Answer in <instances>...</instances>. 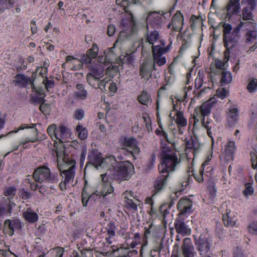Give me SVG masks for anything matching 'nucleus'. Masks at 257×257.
Returning <instances> with one entry per match:
<instances>
[{
	"label": "nucleus",
	"mask_w": 257,
	"mask_h": 257,
	"mask_svg": "<svg viewBox=\"0 0 257 257\" xmlns=\"http://www.w3.org/2000/svg\"><path fill=\"white\" fill-rule=\"evenodd\" d=\"M113 48H109L105 57L99 56L96 62H93V65L90 68V72L86 76L88 84L94 88H100L102 91H106L105 86L110 80V78L106 77L101 79L104 76V70L108 77H113L117 72V66L112 64V61L114 55L112 52Z\"/></svg>",
	"instance_id": "1"
},
{
	"label": "nucleus",
	"mask_w": 257,
	"mask_h": 257,
	"mask_svg": "<svg viewBox=\"0 0 257 257\" xmlns=\"http://www.w3.org/2000/svg\"><path fill=\"white\" fill-rule=\"evenodd\" d=\"M162 46L157 45L153 48V59L151 58L143 60L140 65L139 74L141 78L145 80H148L152 76L153 70H156V64L161 66L166 63V58L163 55L169 50V47L163 49L164 44Z\"/></svg>",
	"instance_id": "2"
},
{
	"label": "nucleus",
	"mask_w": 257,
	"mask_h": 257,
	"mask_svg": "<svg viewBox=\"0 0 257 257\" xmlns=\"http://www.w3.org/2000/svg\"><path fill=\"white\" fill-rule=\"evenodd\" d=\"M160 158L161 163L159 166V170L160 173L162 174H168L174 171L176 167L180 163V159L178 158L176 152L163 143L161 144Z\"/></svg>",
	"instance_id": "3"
},
{
	"label": "nucleus",
	"mask_w": 257,
	"mask_h": 257,
	"mask_svg": "<svg viewBox=\"0 0 257 257\" xmlns=\"http://www.w3.org/2000/svg\"><path fill=\"white\" fill-rule=\"evenodd\" d=\"M101 182L96 187L95 191L90 195V199L96 201L101 199L106 204H112L114 201V188L110 182L108 181L106 174H101Z\"/></svg>",
	"instance_id": "4"
},
{
	"label": "nucleus",
	"mask_w": 257,
	"mask_h": 257,
	"mask_svg": "<svg viewBox=\"0 0 257 257\" xmlns=\"http://www.w3.org/2000/svg\"><path fill=\"white\" fill-rule=\"evenodd\" d=\"M232 27L231 25L228 23H224L223 25V40L224 45L226 48V51L225 52L224 56L227 58L226 61L228 60V54L229 49L234 47L236 44L239 36L238 33V30L235 27L234 29L232 31Z\"/></svg>",
	"instance_id": "5"
},
{
	"label": "nucleus",
	"mask_w": 257,
	"mask_h": 257,
	"mask_svg": "<svg viewBox=\"0 0 257 257\" xmlns=\"http://www.w3.org/2000/svg\"><path fill=\"white\" fill-rule=\"evenodd\" d=\"M137 0H122L120 6L123 8L124 11L127 13V18L126 19H123L120 24L121 30L120 32L119 36L117 41L114 44V46L115 47L116 44L119 41H122L121 38L124 35H127L129 32L126 31L130 29L132 32L133 25H134L133 16L131 12L128 11V7L131 4H136Z\"/></svg>",
	"instance_id": "6"
},
{
	"label": "nucleus",
	"mask_w": 257,
	"mask_h": 257,
	"mask_svg": "<svg viewBox=\"0 0 257 257\" xmlns=\"http://www.w3.org/2000/svg\"><path fill=\"white\" fill-rule=\"evenodd\" d=\"M110 165L115 167L114 176L119 180L129 179L134 172L133 165L128 161L117 163L115 161V162H111Z\"/></svg>",
	"instance_id": "7"
},
{
	"label": "nucleus",
	"mask_w": 257,
	"mask_h": 257,
	"mask_svg": "<svg viewBox=\"0 0 257 257\" xmlns=\"http://www.w3.org/2000/svg\"><path fill=\"white\" fill-rule=\"evenodd\" d=\"M57 158V166L60 172L62 173V176L64 178L65 182L70 183L73 181L74 176V165L68 167V164L64 160L63 152H59L56 151Z\"/></svg>",
	"instance_id": "8"
},
{
	"label": "nucleus",
	"mask_w": 257,
	"mask_h": 257,
	"mask_svg": "<svg viewBox=\"0 0 257 257\" xmlns=\"http://www.w3.org/2000/svg\"><path fill=\"white\" fill-rule=\"evenodd\" d=\"M34 180L38 183H55L58 181L57 176L51 173L50 169L46 166L38 167L33 173Z\"/></svg>",
	"instance_id": "9"
},
{
	"label": "nucleus",
	"mask_w": 257,
	"mask_h": 257,
	"mask_svg": "<svg viewBox=\"0 0 257 257\" xmlns=\"http://www.w3.org/2000/svg\"><path fill=\"white\" fill-rule=\"evenodd\" d=\"M119 142L121 148L126 149L127 152L136 159L140 153L137 140L132 137H123L120 139Z\"/></svg>",
	"instance_id": "10"
},
{
	"label": "nucleus",
	"mask_w": 257,
	"mask_h": 257,
	"mask_svg": "<svg viewBox=\"0 0 257 257\" xmlns=\"http://www.w3.org/2000/svg\"><path fill=\"white\" fill-rule=\"evenodd\" d=\"M88 158L90 162L98 169L99 167H105L111 162H115L114 158L111 156L105 159L102 158V156L97 150H93L89 154Z\"/></svg>",
	"instance_id": "11"
},
{
	"label": "nucleus",
	"mask_w": 257,
	"mask_h": 257,
	"mask_svg": "<svg viewBox=\"0 0 257 257\" xmlns=\"http://www.w3.org/2000/svg\"><path fill=\"white\" fill-rule=\"evenodd\" d=\"M170 12H167L164 14V15H167L170 17ZM165 16H163L161 14L154 12L148 14L146 18V24L147 30L157 29L161 28L163 25V19Z\"/></svg>",
	"instance_id": "12"
},
{
	"label": "nucleus",
	"mask_w": 257,
	"mask_h": 257,
	"mask_svg": "<svg viewBox=\"0 0 257 257\" xmlns=\"http://www.w3.org/2000/svg\"><path fill=\"white\" fill-rule=\"evenodd\" d=\"M215 103V98H211L203 103L199 107H196L194 112V120L195 125L197 122L201 119H205L204 116H207L211 112V109Z\"/></svg>",
	"instance_id": "13"
},
{
	"label": "nucleus",
	"mask_w": 257,
	"mask_h": 257,
	"mask_svg": "<svg viewBox=\"0 0 257 257\" xmlns=\"http://www.w3.org/2000/svg\"><path fill=\"white\" fill-rule=\"evenodd\" d=\"M146 42L148 43L150 45H152L151 48L153 49V47L157 45L162 46L163 45V49H166L168 47L169 50L172 46V43H170L167 47H165V43L164 41L160 40V35L157 31L149 29L148 30L147 34L146 35Z\"/></svg>",
	"instance_id": "14"
},
{
	"label": "nucleus",
	"mask_w": 257,
	"mask_h": 257,
	"mask_svg": "<svg viewBox=\"0 0 257 257\" xmlns=\"http://www.w3.org/2000/svg\"><path fill=\"white\" fill-rule=\"evenodd\" d=\"M243 4L247 5L242 10V18L244 21L253 20V15L251 12L256 6V0H242Z\"/></svg>",
	"instance_id": "15"
},
{
	"label": "nucleus",
	"mask_w": 257,
	"mask_h": 257,
	"mask_svg": "<svg viewBox=\"0 0 257 257\" xmlns=\"http://www.w3.org/2000/svg\"><path fill=\"white\" fill-rule=\"evenodd\" d=\"M240 0H229L224 8L226 11L225 18L229 20L234 15H237L240 10Z\"/></svg>",
	"instance_id": "16"
},
{
	"label": "nucleus",
	"mask_w": 257,
	"mask_h": 257,
	"mask_svg": "<svg viewBox=\"0 0 257 257\" xmlns=\"http://www.w3.org/2000/svg\"><path fill=\"white\" fill-rule=\"evenodd\" d=\"M183 16L180 11H178L173 17L172 23L169 24L167 27L168 29H170L171 28V26H172V29L174 31L179 32L181 31L183 28Z\"/></svg>",
	"instance_id": "17"
},
{
	"label": "nucleus",
	"mask_w": 257,
	"mask_h": 257,
	"mask_svg": "<svg viewBox=\"0 0 257 257\" xmlns=\"http://www.w3.org/2000/svg\"><path fill=\"white\" fill-rule=\"evenodd\" d=\"M56 132V137L54 141H58L62 143L69 141L71 136V132L69 129L63 125H60L57 127Z\"/></svg>",
	"instance_id": "18"
},
{
	"label": "nucleus",
	"mask_w": 257,
	"mask_h": 257,
	"mask_svg": "<svg viewBox=\"0 0 257 257\" xmlns=\"http://www.w3.org/2000/svg\"><path fill=\"white\" fill-rule=\"evenodd\" d=\"M178 209L181 215H188L192 211V202L188 199H181L178 203Z\"/></svg>",
	"instance_id": "19"
},
{
	"label": "nucleus",
	"mask_w": 257,
	"mask_h": 257,
	"mask_svg": "<svg viewBox=\"0 0 257 257\" xmlns=\"http://www.w3.org/2000/svg\"><path fill=\"white\" fill-rule=\"evenodd\" d=\"M174 110L171 111L169 117L174 120L179 127L186 126L187 121L184 116L183 113L182 111L175 110V106H174Z\"/></svg>",
	"instance_id": "20"
},
{
	"label": "nucleus",
	"mask_w": 257,
	"mask_h": 257,
	"mask_svg": "<svg viewBox=\"0 0 257 257\" xmlns=\"http://www.w3.org/2000/svg\"><path fill=\"white\" fill-rule=\"evenodd\" d=\"M236 149V148L234 142L229 141L225 145L222 153L223 157L225 161L229 162L233 160Z\"/></svg>",
	"instance_id": "21"
},
{
	"label": "nucleus",
	"mask_w": 257,
	"mask_h": 257,
	"mask_svg": "<svg viewBox=\"0 0 257 257\" xmlns=\"http://www.w3.org/2000/svg\"><path fill=\"white\" fill-rule=\"evenodd\" d=\"M13 83L21 87H25L29 85H31L32 88L34 87L32 79L29 77L21 74H17L15 76Z\"/></svg>",
	"instance_id": "22"
},
{
	"label": "nucleus",
	"mask_w": 257,
	"mask_h": 257,
	"mask_svg": "<svg viewBox=\"0 0 257 257\" xmlns=\"http://www.w3.org/2000/svg\"><path fill=\"white\" fill-rule=\"evenodd\" d=\"M21 227V222L20 220L18 219H14L13 220L8 219L5 221L4 223L5 229L8 230V234L10 236H12L14 234L15 231L20 229Z\"/></svg>",
	"instance_id": "23"
},
{
	"label": "nucleus",
	"mask_w": 257,
	"mask_h": 257,
	"mask_svg": "<svg viewBox=\"0 0 257 257\" xmlns=\"http://www.w3.org/2000/svg\"><path fill=\"white\" fill-rule=\"evenodd\" d=\"M181 249L184 257H194V248L190 238L184 239Z\"/></svg>",
	"instance_id": "24"
},
{
	"label": "nucleus",
	"mask_w": 257,
	"mask_h": 257,
	"mask_svg": "<svg viewBox=\"0 0 257 257\" xmlns=\"http://www.w3.org/2000/svg\"><path fill=\"white\" fill-rule=\"evenodd\" d=\"M176 231L183 235H189L191 229L186 223L180 219H176L175 223Z\"/></svg>",
	"instance_id": "25"
},
{
	"label": "nucleus",
	"mask_w": 257,
	"mask_h": 257,
	"mask_svg": "<svg viewBox=\"0 0 257 257\" xmlns=\"http://www.w3.org/2000/svg\"><path fill=\"white\" fill-rule=\"evenodd\" d=\"M246 42L248 44H253L254 45L250 48V51H254L257 48L256 45V31L250 30L247 32L245 36Z\"/></svg>",
	"instance_id": "26"
},
{
	"label": "nucleus",
	"mask_w": 257,
	"mask_h": 257,
	"mask_svg": "<svg viewBox=\"0 0 257 257\" xmlns=\"http://www.w3.org/2000/svg\"><path fill=\"white\" fill-rule=\"evenodd\" d=\"M234 214L229 210H226L225 213L223 214V221L225 226L233 227L235 225Z\"/></svg>",
	"instance_id": "27"
},
{
	"label": "nucleus",
	"mask_w": 257,
	"mask_h": 257,
	"mask_svg": "<svg viewBox=\"0 0 257 257\" xmlns=\"http://www.w3.org/2000/svg\"><path fill=\"white\" fill-rule=\"evenodd\" d=\"M140 235L138 233H136L134 234L133 240L131 242H130L127 239H126L125 243L121 244L120 245L119 248L124 249H129L130 248H134L137 244L140 242Z\"/></svg>",
	"instance_id": "28"
},
{
	"label": "nucleus",
	"mask_w": 257,
	"mask_h": 257,
	"mask_svg": "<svg viewBox=\"0 0 257 257\" xmlns=\"http://www.w3.org/2000/svg\"><path fill=\"white\" fill-rule=\"evenodd\" d=\"M23 217L26 220L31 223L36 222L38 219L37 213L33 211L30 208H28L27 210L23 213Z\"/></svg>",
	"instance_id": "29"
},
{
	"label": "nucleus",
	"mask_w": 257,
	"mask_h": 257,
	"mask_svg": "<svg viewBox=\"0 0 257 257\" xmlns=\"http://www.w3.org/2000/svg\"><path fill=\"white\" fill-rule=\"evenodd\" d=\"M92 60L90 58L88 57V56L86 55H83L81 58V61H79L77 60L76 59L74 58L73 57L71 56H68L66 58V61L67 62H69L70 61H73V62H75V61H77L78 62V66L77 67V68H81L82 66V63L84 64H90L92 62Z\"/></svg>",
	"instance_id": "30"
},
{
	"label": "nucleus",
	"mask_w": 257,
	"mask_h": 257,
	"mask_svg": "<svg viewBox=\"0 0 257 257\" xmlns=\"http://www.w3.org/2000/svg\"><path fill=\"white\" fill-rule=\"evenodd\" d=\"M238 117V109L234 106H231L228 109V120L229 122L233 124L237 120Z\"/></svg>",
	"instance_id": "31"
},
{
	"label": "nucleus",
	"mask_w": 257,
	"mask_h": 257,
	"mask_svg": "<svg viewBox=\"0 0 257 257\" xmlns=\"http://www.w3.org/2000/svg\"><path fill=\"white\" fill-rule=\"evenodd\" d=\"M75 95L76 98L81 100H84L87 98V91L84 89L82 84H77Z\"/></svg>",
	"instance_id": "32"
},
{
	"label": "nucleus",
	"mask_w": 257,
	"mask_h": 257,
	"mask_svg": "<svg viewBox=\"0 0 257 257\" xmlns=\"http://www.w3.org/2000/svg\"><path fill=\"white\" fill-rule=\"evenodd\" d=\"M236 27L239 31L241 29H243L244 30L249 32L250 30H256V24L254 22H241Z\"/></svg>",
	"instance_id": "33"
},
{
	"label": "nucleus",
	"mask_w": 257,
	"mask_h": 257,
	"mask_svg": "<svg viewBox=\"0 0 257 257\" xmlns=\"http://www.w3.org/2000/svg\"><path fill=\"white\" fill-rule=\"evenodd\" d=\"M75 131L78 137L81 140H84L87 137L88 132L87 129L80 123L76 126Z\"/></svg>",
	"instance_id": "34"
},
{
	"label": "nucleus",
	"mask_w": 257,
	"mask_h": 257,
	"mask_svg": "<svg viewBox=\"0 0 257 257\" xmlns=\"http://www.w3.org/2000/svg\"><path fill=\"white\" fill-rule=\"evenodd\" d=\"M32 136L27 137L25 140L22 141L20 143V145L23 146V147L26 148L25 145L28 142L35 143L38 141V132L36 128H34L31 131Z\"/></svg>",
	"instance_id": "35"
},
{
	"label": "nucleus",
	"mask_w": 257,
	"mask_h": 257,
	"mask_svg": "<svg viewBox=\"0 0 257 257\" xmlns=\"http://www.w3.org/2000/svg\"><path fill=\"white\" fill-rule=\"evenodd\" d=\"M168 174L166 175H161L154 184V187L156 192L160 191L164 187Z\"/></svg>",
	"instance_id": "36"
},
{
	"label": "nucleus",
	"mask_w": 257,
	"mask_h": 257,
	"mask_svg": "<svg viewBox=\"0 0 257 257\" xmlns=\"http://www.w3.org/2000/svg\"><path fill=\"white\" fill-rule=\"evenodd\" d=\"M232 79V75L229 71L223 70L221 72L220 81L222 85L230 83Z\"/></svg>",
	"instance_id": "37"
},
{
	"label": "nucleus",
	"mask_w": 257,
	"mask_h": 257,
	"mask_svg": "<svg viewBox=\"0 0 257 257\" xmlns=\"http://www.w3.org/2000/svg\"><path fill=\"white\" fill-rule=\"evenodd\" d=\"M200 147V144L198 142L192 141L187 143L186 152L191 150L193 155H195V153L199 151Z\"/></svg>",
	"instance_id": "38"
},
{
	"label": "nucleus",
	"mask_w": 257,
	"mask_h": 257,
	"mask_svg": "<svg viewBox=\"0 0 257 257\" xmlns=\"http://www.w3.org/2000/svg\"><path fill=\"white\" fill-rule=\"evenodd\" d=\"M158 121H159L158 118ZM158 123H159V127L160 129H157L156 131V134L158 136H159L161 137H162L164 139H165L168 143H170L171 144H172L173 145L174 144L173 142L168 138V136L167 133L166 132H165L163 129L162 125L160 123L159 121H158Z\"/></svg>",
	"instance_id": "39"
},
{
	"label": "nucleus",
	"mask_w": 257,
	"mask_h": 257,
	"mask_svg": "<svg viewBox=\"0 0 257 257\" xmlns=\"http://www.w3.org/2000/svg\"><path fill=\"white\" fill-rule=\"evenodd\" d=\"M122 56H120L118 59L116 60L115 63L118 64V65H121L124 63H130L134 60L132 54H127L125 56H123V58H121Z\"/></svg>",
	"instance_id": "40"
},
{
	"label": "nucleus",
	"mask_w": 257,
	"mask_h": 257,
	"mask_svg": "<svg viewBox=\"0 0 257 257\" xmlns=\"http://www.w3.org/2000/svg\"><path fill=\"white\" fill-rule=\"evenodd\" d=\"M138 100L143 105H148L150 101V96L146 91H143L138 96Z\"/></svg>",
	"instance_id": "41"
},
{
	"label": "nucleus",
	"mask_w": 257,
	"mask_h": 257,
	"mask_svg": "<svg viewBox=\"0 0 257 257\" xmlns=\"http://www.w3.org/2000/svg\"><path fill=\"white\" fill-rule=\"evenodd\" d=\"M247 89L250 92H254L257 90V78H252L249 80Z\"/></svg>",
	"instance_id": "42"
},
{
	"label": "nucleus",
	"mask_w": 257,
	"mask_h": 257,
	"mask_svg": "<svg viewBox=\"0 0 257 257\" xmlns=\"http://www.w3.org/2000/svg\"><path fill=\"white\" fill-rule=\"evenodd\" d=\"M202 125L206 128L207 133L208 136L212 140V145H213L214 144V139H213V135L214 134L213 133V131H212V126L209 125L210 122H207L206 124L204 121V118L202 120Z\"/></svg>",
	"instance_id": "43"
},
{
	"label": "nucleus",
	"mask_w": 257,
	"mask_h": 257,
	"mask_svg": "<svg viewBox=\"0 0 257 257\" xmlns=\"http://www.w3.org/2000/svg\"><path fill=\"white\" fill-rule=\"evenodd\" d=\"M98 48L96 44H93L92 47L88 50L86 55L91 59L95 58L98 54Z\"/></svg>",
	"instance_id": "44"
},
{
	"label": "nucleus",
	"mask_w": 257,
	"mask_h": 257,
	"mask_svg": "<svg viewBox=\"0 0 257 257\" xmlns=\"http://www.w3.org/2000/svg\"><path fill=\"white\" fill-rule=\"evenodd\" d=\"M216 191L217 190L215 184L213 183H210L207 188V192L209 194V198L211 201L215 198L216 195Z\"/></svg>",
	"instance_id": "45"
},
{
	"label": "nucleus",
	"mask_w": 257,
	"mask_h": 257,
	"mask_svg": "<svg viewBox=\"0 0 257 257\" xmlns=\"http://www.w3.org/2000/svg\"><path fill=\"white\" fill-rule=\"evenodd\" d=\"M125 202L128 208L136 211L137 210V207L139 205L140 201L136 198L135 201L133 199H131Z\"/></svg>",
	"instance_id": "46"
},
{
	"label": "nucleus",
	"mask_w": 257,
	"mask_h": 257,
	"mask_svg": "<svg viewBox=\"0 0 257 257\" xmlns=\"http://www.w3.org/2000/svg\"><path fill=\"white\" fill-rule=\"evenodd\" d=\"M116 227L113 222H110L106 227L107 233L110 237H113L115 235V230Z\"/></svg>",
	"instance_id": "47"
},
{
	"label": "nucleus",
	"mask_w": 257,
	"mask_h": 257,
	"mask_svg": "<svg viewBox=\"0 0 257 257\" xmlns=\"http://www.w3.org/2000/svg\"><path fill=\"white\" fill-rule=\"evenodd\" d=\"M56 132H57V127L56 124H53L49 126L47 128V132L50 137L54 140L56 139Z\"/></svg>",
	"instance_id": "48"
},
{
	"label": "nucleus",
	"mask_w": 257,
	"mask_h": 257,
	"mask_svg": "<svg viewBox=\"0 0 257 257\" xmlns=\"http://www.w3.org/2000/svg\"><path fill=\"white\" fill-rule=\"evenodd\" d=\"M254 192L253 188L250 183H246L245 185V189L243 191V194L245 197H248L251 195Z\"/></svg>",
	"instance_id": "49"
},
{
	"label": "nucleus",
	"mask_w": 257,
	"mask_h": 257,
	"mask_svg": "<svg viewBox=\"0 0 257 257\" xmlns=\"http://www.w3.org/2000/svg\"><path fill=\"white\" fill-rule=\"evenodd\" d=\"M84 116V112L83 109L78 108L75 110L73 114V117L76 120H81Z\"/></svg>",
	"instance_id": "50"
},
{
	"label": "nucleus",
	"mask_w": 257,
	"mask_h": 257,
	"mask_svg": "<svg viewBox=\"0 0 257 257\" xmlns=\"http://www.w3.org/2000/svg\"><path fill=\"white\" fill-rule=\"evenodd\" d=\"M228 93L229 92L227 90L225 89L224 88H220L218 89L216 92V95L218 97H219L223 99L226 97H227Z\"/></svg>",
	"instance_id": "51"
},
{
	"label": "nucleus",
	"mask_w": 257,
	"mask_h": 257,
	"mask_svg": "<svg viewBox=\"0 0 257 257\" xmlns=\"http://www.w3.org/2000/svg\"><path fill=\"white\" fill-rule=\"evenodd\" d=\"M248 231L254 235H257V221L251 222L248 227Z\"/></svg>",
	"instance_id": "52"
},
{
	"label": "nucleus",
	"mask_w": 257,
	"mask_h": 257,
	"mask_svg": "<svg viewBox=\"0 0 257 257\" xmlns=\"http://www.w3.org/2000/svg\"><path fill=\"white\" fill-rule=\"evenodd\" d=\"M32 125L31 126H29L28 124H22L21 125L19 128L17 130H14V131H11V132H10L7 135H10L13 133H18L20 130H23L25 128H34L35 127V124H31Z\"/></svg>",
	"instance_id": "53"
},
{
	"label": "nucleus",
	"mask_w": 257,
	"mask_h": 257,
	"mask_svg": "<svg viewBox=\"0 0 257 257\" xmlns=\"http://www.w3.org/2000/svg\"><path fill=\"white\" fill-rule=\"evenodd\" d=\"M124 201H128L131 199H136V195L132 191H125L123 193Z\"/></svg>",
	"instance_id": "54"
},
{
	"label": "nucleus",
	"mask_w": 257,
	"mask_h": 257,
	"mask_svg": "<svg viewBox=\"0 0 257 257\" xmlns=\"http://www.w3.org/2000/svg\"><path fill=\"white\" fill-rule=\"evenodd\" d=\"M186 78H187V83H186L185 88L184 89L185 97H187L188 92H189V90H191L192 89V87L190 86H189V85L187 86L189 84V81L191 78V73H187Z\"/></svg>",
	"instance_id": "55"
},
{
	"label": "nucleus",
	"mask_w": 257,
	"mask_h": 257,
	"mask_svg": "<svg viewBox=\"0 0 257 257\" xmlns=\"http://www.w3.org/2000/svg\"><path fill=\"white\" fill-rule=\"evenodd\" d=\"M204 171V170L201 169L199 173L194 174L195 179L197 181H198L199 183L202 182L204 180L203 176Z\"/></svg>",
	"instance_id": "56"
},
{
	"label": "nucleus",
	"mask_w": 257,
	"mask_h": 257,
	"mask_svg": "<svg viewBox=\"0 0 257 257\" xmlns=\"http://www.w3.org/2000/svg\"><path fill=\"white\" fill-rule=\"evenodd\" d=\"M92 200L94 201V199H90V196L88 197L87 194L83 191L82 194V203L83 206L86 207L88 201H91Z\"/></svg>",
	"instance_id": "57"
},
{
	"label": "nucleus",
	"mask_w": 257,
	"mask_h": 257,
	"mask_svg": "<svg viewBox=\"0 0 257 257\" xmlns=\"http://www.w3.org/2000/svg\"><path fill=\"white\" fill-rule=\"evenodd\" d=\"M16 193V189L14 187H10L6 189L5 192V195L9 197L14 196Z\"/></svg>",
	"instance_id": "58"
},
{
	"label": "nucleus",
	"mask_w": 257,
	"mask_h": 257,
	"mask_svg": "<svg viewBox=\"0 0 257 257\" xmlns=\"http://www.w3.org/2000/svg\"><path fill=\"white\" fill-rule=\"evenodd\" d=\"M212 158V152L211 151L208 154V155L206 157V159H205V160L202 164V166H201V169L205 170V167L209 164V162L211 160Z\"/></svg>",
	"instance_id": "59"
},
{
	"label": "nucleus",
	"mask_w": 257,
	"mask_h": 257,
	"mask_svg": "<svg viewBox=\"0 0 257 257\" xmlns=\"http://www.w3.org/2000/svg\"><path fill=\"white\" fill-rule=\"evenodd\" d=\"M11 213L10 207L9 206L7 205L6 208L2 207L0 205V215H4L6 214H9Z\"/></svg>",
	"instance_id": "60"
},
{
	"label": "nucleus",
	"mask_w": 257,
	"mask_h": 257,
	"mask_svg": "<svg viewBox=\"0 0 257 257\" xmlns=\"http://www.w3.org/2000/svg\"><path fill=\"white\" fill-rule=\"evenodd\" d=\"M43 83L45 84V87L48 90L52 88L54 86V82L52 80L46 79L44 80Z\"/></svg>",
	"instance_id": "61"
},
{
	"label": "nucleus",
	"mask_w": 257,
	"mask_h": 257,
	"mask_svg": "<svg viewBox=\"0 0 257 257\" xmlns=\"http://www.w3.org/2000/svg\"><path fill=\"white\" fill-rule=\"evenodd\" d=\"M225 65V63L220 60H215V65L218 69H223Z\"/></svg>",
	"instance_id": "62"
},
{
	"label": "nucleus",
	"mask_w": 257,
	"mask_h": 257,
	"mask_svg": "<svg viewBox=\"0 0 257 257\" xmlns=\"http://www.w3.org/2000/svg\"><path fill=\"white\" fill-rule=\"evenodd\" d=\"M115 31V28L114 25H110L108 26L107 34L109 36H112Z\"/></svg>",
	"instance_id": "63"
},
{
	"label": "nucleus",
	"mask_w": 257,
	"mask_h": 257,
	"mask_svg": "<svg viewBox=\"0 0 257 257\" xmlns=\"http://www.w3.org/2000/svg\"><path fill=\"white\" fill-rule=\"evenodd\" d=\"M251 155V160L252 162V166L253 169H255L257 167V156H254V157L252 155V154H250Z\"/></svg>",
	"instance_id": "64"
}]
</instances>
